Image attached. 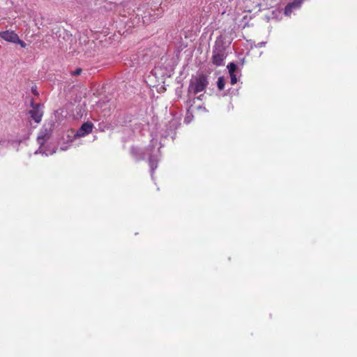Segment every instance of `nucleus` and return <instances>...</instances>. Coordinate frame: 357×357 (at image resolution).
<instances>
[{"label": "nucleus", "instance_id": "1", "mask_svg": "<svg viewBox=\"0 0 357 357\" xmlns=\"http://www.w3.org/2000/svg\"><path fill=\"white\" fill-rule=\"evenodd\" d=\"M208 82L204 75L195 77L190 80L188 91L190 93L197 94L205 90Z\"/></svg>", "mask_w": 357, "mask_h": 357}, {"label": "nucleus", "instance_id": "2", "mask_svg": "<svg viewBox=\"0 0 357 357\" xmlns=\"http://www.w3.org/2000/svg\"><path fill=\"white\" fill-rule=\"evenodd\" d=\"M50 138V131L48 129L45 128L40 130V133L38 134V136L37 137V141L38 144H40V148L38 151H36L35 153H43L45 155H52L54 153H55V150H47L44 149L43 146L45 144V142Z\"/></svg>", "mask_w": 357, "mask_h": 357}, {"label": "nucleus", "instance_id": "3", "mask_svg": "<svg viewBox=\"0 0 357 357\" xmlns=\"http://www.w3.org/2000/svg\"><path fill=\"white\" fill-rule=\"evenodd\" d=\"M43 105L40 104L32 105V109L29 111L31 117L36 123H40L43 114Z\"/></svg>", "mask_w": 357, "mask_h": 357}, {"label": "nucleus", "instance_id": "4", "mask_svg": "<svg viewBox=\"0 0 357 357\" xmlns=\"http://www.w3.org/2000/svg\"><path fill=\"white\" fill-rule=\"evenodd\" d=\"M225 57V52L222 48H215L213 50V63L215 65L218 66L223 65Z\"/></svg>", "mask_w": 357, "mask_h": 357}, {"label": "nucleus", "instance_id": "5", "mask_svg": "<svg viewBox=\"0 0 357 357\" xmlns=\"http://www.w3.org/2000/svg\"><path fill=\"white\" fill-rule=\"evenodd\" d=\"M157 144V140L155 139H152L151 141V145L150 147L151 148V150L150 151H152V149H154ZM149 156V165L151 168V173L153 174V172L154 169L157 168V157L158 155L156 154L153 153V152H151Z\"/></svg>", "mask_w": 357, "mask_h": 357}, {"label": "nucleus", "instance_id": "6", "mask_svg": "<svg viewBox=\"0 0 357 357\" xmlns=\"http://www.w3.org/2000/svg\"><path fill=\"white\" fill-rule=\"evenodd\" d=\"M17 34L13 31H5L0 32V37L4 40L15 43L17 40Z\"/></svg>", "mask_w": 357, "mask_h": 357}, {"label": "nucleus", "instance_id": "7", "mask_svg": "<svg viewBox=\"0 0 357 357\" xmlns=\"http://www.w3.org/2000/svg\"><path fill=\"white\" fill-rule=\"evenodd\" d=\"M93 125L91 123L86 122L82 124L81 128L77 131L75 137H84L92 131Z\"/></svg>", "mask_w": 357, "mask_h": 357}, {"label": "nucleus", "instance_id": "8", "mask_svg": "<svg viewBox=\"0 0 357 357\" xmlns=\"http://www.w3.org/2000/svg\"><path fill=\"white\" fill-rule=\"evenodd\" d=\"M303 0H294L293 2L289 3L284 9V14L287 16H290L291 13H293L295 10L298 9L301 4Z\"/></svg>", "mask_w": 357, "mask_h": 357}, {"label": "nucleus", "instance_id": "9", "mask_svg": "<svg viewBox=\"0 0 357 357\" xmlns=\"http://www.w3.org/2000/svg\"><path fill=\"white\" fill-rule=\"evenodd\" d=\"M227 68L229 70V75L231 77V84H235L238 81L236 75L235 74L236 66L234 63H230L227 66Z\"/></svg>", "mask_w": 357, "mask_h": 357}, {"label": "nucleus", "instance_id": "10", "mask_svg": "<svg viewBox=\"0 0 357 357\" xmlns=\"http://www.w3.org/2000/svg\"><path fill=\"white\" fill-rule=\"evenodd\" d=\"M218 87L220 90H222L225 86V81L223 77H220L218 80Z\"/></svg>", "mask_w": 357, "mask_h": 357}, {"label": "nucleus", "instance_id": "11", "mask_svg": "<svg viewBox=\"0 0 357 357\" xmlns=\"http://www.w3.org/2000/svg\"><path fill=\"white\" fill-rule=\"evenodd\" d=\"M15 43L19 44L22 47L24 48L26 46V44L19 38V36H17V40L16 42H15Z\"/></svg>", "mask_w": 357, "mask_h": 357}, {"label": "nucleus", "instance_id": "12", "mask_svg": "<svg viewBox=\"0 0 357 357\" xmlns=\"http://www.w3.org/2000/svg\"><path fill=\"white\" fill-rule=\"evenodd\" d=\"M82 70L80 68L77 69L75 71H74L72 74L73 75H78L80 74Z\"/></svg>", "mask_w": 357, "mask_h": 357}, {"label": "nucleus", "instance_id": "13", "mask_svg": "<svg viewBox=\"0 0 357 357\" xmlns=\"http://www.w3.org/2000/svg\"><path fill=\"white\" fill-rule=\"evenodd\" d=\"M185 122H187V123H189V122H190V121H189V120H188V117H186V118L185 119Z\"/></svg>", "mask_w": 357, "mask_h": 357}, {"label": "nucleus", "instance_id": "14", "mask_svg": "<svg viewBox=\"0 0 357 357\" xmlns=\"http://www.w3.org/2000/svg\"><path fill=\"white\" fill-rule=\"evenodd\" d=\"M199 109H202V107H199ZM203 109H204V110H206L205 107H203Z\"/></svg>", "mask_w": 357, "mask_h": 357}, {"label": "nucleus", "instance_id": "15", "mask_svg": "<svg viewBox=\"0 0 357 357\" xmlns=\"http://www.w3.org/2000/svg\"><path fill=\"white\" fill-rule=\"evenodd\" d=\"M202 96V95H201L200 96H199L197 98L198 99H201V97Z\"/></svg>", "mask_w": 357, "mask_h": 357}, {"label": "nucleus", "instance_id": "16", "mask_svg": "<svg viewBox=\"0 0 357 357\" xmlns=\"http://www.w3.org/2000/svg\"><path fill=\"white\" fill-rule=\"evenodd\" d=\"M160 149H161V146H159V148H158V150H160ZM158 152H159V151H158Z\"/></svg>", "mask_w": 357, "mask_h": 357}, {"label": "nucleus", "instance_id": "17", "mask_svg": "<svg viewBox=\"0 0 357 357\" xmlns=\"http://www.w3.org/2000/svg\"><path fill=\"white\" fill-rule=\"evenodd\" d=\"M160 149H161V146H159V148H158V150H160ZM158 152H159V151H158Z\"/></svg>", "mask_w": 357, "mask_h": 357}]
</instances>
